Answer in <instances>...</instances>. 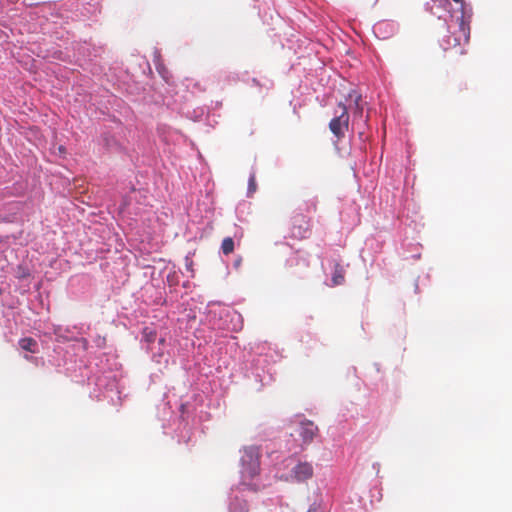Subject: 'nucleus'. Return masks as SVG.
Segmentation results:
<instances>
[{
    "label": "nucleus",
    "instance_id": "7",
    "mask_svg": "<svg viewBox=\"0 0 512 512\" xmlns=\"http://www.w3.org/2000/svg\"><path fill=\"white\" fill-rule=\"evenodd\" d=\"M460 35H449L446 37V39L443 40V47L445 50L453 48V47H460L462 42L466 44L467 42L464 40L463 34L461 30L459 29Z\"/></svg>",
    "mask_w": 512,
    "mask_h": 512
},
{
    "label": "nucleus",
    "instance_id": "17",
    "mask_svg": "<svg viewBox=\"0 0 512 512\" xmlns=\"http://www.w3.org/2000/svg\"><path fill=\"white\" fill-rule=\"evenodd\" d=\"M307 512H316V509H309Z\"/></svg>",
    "mask_w": 512,
    "mask_h": 512
},
{
    "label": "nucleus",
    "instance_id": "12",
    "mask_svg": "<svg viewBox=\"0 0 512 512\" xmlns=\"http://www.w3.org/2000/svg\"><path fill=\"white\" fill-rule=\"evenodd\" d=\"M143 334L148 342H153L156 338V332L145 328Z\"/></svg>",
    "mask_w": 512,
    "mask_h": 512
},
{
    "label": "nucleus",
    "instance_id": "8",
    "mask_svg": "<svg viewBox=\"0 0 512 512\" xmlns=\"http://www.w3.org/2000/svg\"><path fill=\"white\" fill-rule=\"evenodd\" d=\"M332 286H339L345 282V269L340 263H335L331 278Z\"/></svg>",
    "mask_w": 512,
    "mask_h": 512
},
{
    "label": "nucleus",
    "instance_id": "1",
    "mask_svg": "<svg viewBox=\"0 0 512 512\" xmlns=\"http://www.w3.org/2000/svg\"><path fill=\"white\" fill-rule=\"evenodd\" d=\"M441 5H443V7L448 10L452 18H456L464 40L466 42L469 41L470 26L469 22L465 19L464 0H449V3L442 2Z\"/></svg>",
    "mask_w": 512,
    "mask_h": 512
},
{
    "label": "nucleus",
    "instance_id": "6",
    "mask_svg": "<svg viewBox=\"0 0 512 512\" xmlns=\"http://www.w3.org/2000/svg\"><path fill=\"white\" fill-rule=\"evenodd\" d=\"M318 432V427L312 421L305 420L300 423L299 435L303 444L309 445L312 443Z\"/></svg>",
    "mask_w": 512,
    "mask_h": 512
},
{
    "label": "nucleus",
    "instance_id": "14",
    "mask_svg": "<svg viewBox=\"0 0 512 512\" xmlns=\"http://www.w3.org/2000/svg\"><path fill=\"white\" fill-rule=\"evenodd\" d=\"M434 3L442 4V2L449 3V0H432Z\"/></svg>",
    "mask_w": 512,
    "mask_h": 512
},
{
    "label": "nucleus",
    "instance_id": "16",
    "mask_svg": "<svg viewBox=\"0 0 512 512\" xmlns=\"http://www.w3.org/2000/svg\"><path fill=\"white\" fill-rule=\"evenodd\" d=\"M459 53L460 54H463L464 53V50L462 48L459 49Z\"/></svg>",
    "mask_w": 512,
    "mask_h": 512
},
{
    "label": "nucleus",
    "instance_id": "4",
    "mask_svg": "<svg viewBox=\"0 0 512 512\" xmlns=\"http://www.w3.org/2000/svg\"><path fill=\"white\" fill-rule=\"evenodd\" d=\"M311 233V219L301 213L295 214L291 218L290 237L297 240H303L309 237Z\"/></svg>",
    "mask_w": 512,
    "mask_h": 512
},
{
    "label": "nucleus",
    "instance_id": "11",
    "mask_svg": "<svg viewBox=\"0 0 512 512\" xmlns=\"http://www.w3.org/2000/svg\"><path fill=\"white\" fill-rule=\"evenodd\" d=\"M257 189L255 174H251L248 181V193L253 194Z\"/></svg>",
    "mask_w": 512,
    "mask_h": 512
},
{
    "label": "nucleus",
    "instance_id": "13",
    "mask_svg": "<svg viewBox=\"0 0 512 512\" xmlns=\"http://www.w3.org/2000/svg\"><path fill=\"white\" fill-rule=\"evenodd\" d=\"M359 101H360V96H358V97L355 99V106H356L355 114H357V115H359L360 117H362V114H363V107L360 105Z\"/></svg>",
    "mask_w": 512,
    "mask_h": 512
},
{
    "label": "nucleus",
    "instance_id": "2",
    "mask_svg": "<svg viewBox=\"0 0 512 512\" xmlns=\"http://www.w3.org/2000/svg\"><path fill=\"white\" fill-rule=\"evenodd\" d=\"M260 454L256 447H247L244 449L241 457L242 472L250 478L255 477L260 471Z\"/></svg>",
    "mask_w": 512,
    "mask_h": 512
},
{
    "label": "nucleus",
    "instance_id": "10",
    "mask_svg": "<svg viewBox=\"0 0 512 512\" xmlns=\"http://www.w3.org/2000/svg\"><path fill=\"white\" fill-rule=\"evenodd\" d=\"M221 250L224 255H229L234 251V241L231 237H226L223 239Z\"/></svg>",
    "mask_w": 512,
    "mask_h": 512
},
{
    "label": "nucleus",
    "instance_id": "15",
    "mask_svg": "<svg viewBox=\"0 0 512 512\" xmlns=\"http://www.w3.org/2000/svg\"><path fill=\"white\" fill-rule=\"evenodd\" d=\"M299 260H302L305 262L306 266H309V261L306 258H299Z\"/></svg>",
    "mask_w": 512,
    "mask_h": 512
},
{
    "label": "nucleus",
    "instance_id": "9",
    "mask_svg": "<svg viewBox=\"0 0 512 512\" xmlns=\"http://www.w3.org/2000/svg\"><path fill=\"white\" fill-rule=\"evenodd\" d=\"M19 346L21 349L28 351L30 353L38 352V343L35 339L31 337H25L19 340Z\"/></svg>",
    "mask_w": 512,
    "mask_h": 512
},
{
    "label": "nucleus",
    "instance_id": "3",
    "mask_svg": "<svg viewBox=\"0 0 512 512\" xmlns=\"http://www.w3.org/2000/svg\"><path fill=\"white\" fill-rule=\"evenodd\" d=\"M338 109L340 113L335 112V116L329 122V129L338 140H341L349 127V114L346 105L343 103L338 104Z\"/></svg>",
    "mask_w": 512,
    "mask_h": 512
},
{
    "label": "nucleus",
    "instance_id": "5",
    "mask_svg": "<svg viewBox=\"0 0 512 512\" xmlns=\"http://www.w3.org/2000/svg\"><path fill=\"white\" fill-rule=\"evenodd\" d=\"M314 469L310 462L300 461L291 470L292 478L297 482H303L313 477Z\"/></svg>",
    "mask_w": 512,
    "mask_h": 512
}]
</instances>
